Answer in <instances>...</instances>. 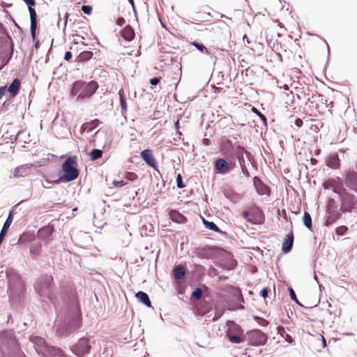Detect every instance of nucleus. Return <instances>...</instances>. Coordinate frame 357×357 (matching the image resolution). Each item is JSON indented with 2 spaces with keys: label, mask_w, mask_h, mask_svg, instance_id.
<instances>
[{
  "label": "nucleus",
  "mask_w": 357,
  "mask_h": 357,
  "mask_svg": "<svg viewBox=\"0 0 357 357\" xmlns=\"http://www.w3.org/2000/svg\"><path fill=\"white\" fill-rule=\"evenodd\" d=\"M6 276L8 280V295L10 301L17 303L24 298L26 288L24 282L16 270L8 268L6 270Z\"/></svg>",
  "instance_id": "obj_1"
},
{
  "label": "nucleus",
  "mask_w": 357,
  "mask_h": 357,
  "mask_svg": "<svg viewBox=\"0 0 357 357\" xmlns=\"http://www.w3.org/2000/svg\"><path fill=\"white\" fill-rule=\"evenodd\" d=\"M98 84L95 81L86 82L82 80L75 81L72 86L71 95L77 96V100H84L91 97L97 91Z\"/></svg>",
  "instance_id": "obj_2"
},
{
  "label": "nucleus",
  "mask_w": 357,
  "mask_h": 357,
  "mask_svg": "<svg viewBox=\"0 0 357 357\" xmlns=\"http://www.w3.org/2000/svg\"><path fill=\"white\" fill-rule=\"evenodd\" d=\"M62 172L63 174L52 183L59 184L61 182H70L78 177L79 169L76 156H70L66 159L62 165Z\"/></svg>",
  "instance_id": "obj_3"
},
{
  "label": "nucleus",
  "mask_w": 357,
  "mask_h": 357,
  "mask_svg": "<svg viewBox=\"0 0 357 357\" xmlns=\"http://www.w3.org/2000/svg\"><path fill=\"white\" fill-rule=\"evenodd\" d=\"M29 340L33 344L36 351L45 357L60 356L62 351L50 345L41 336H29Z\"/></svg>",
  "instance_id": "obj_4"
},
{
  "label": "nucleus",
  "mask_w": 357,
  "mask_h": 357,
  "mask_svg": "<svg viewBox=\"0 0 357 357\" xmlns=\"http://www.w3.org/2000/svg\"><path fill=\"white\" fill-rule=\"evenodd\" d=\"M53 278L47 274L42 275L37 280L35 284V289L40 297L47 298L55 305L50 295V288L51 287Z\"/></svg>",
  "instance_id": "obj_5"
},
{
  "label": "nucleus",
  "mask_w": 357,
  "mask_h": 357,
  "mask_svg": "<svg viewBox=\"0 0 357 357\" xmlns=\"http://www.w3.org/2000/svg\"><path fill=\"white\" fill-rule=\"evenodd\" d=\"M333 190L335 192L338 193L341 198L340 211L344 213L351 212L356 203V197L346 192L344 189L340 188H335Z\"/></svg>",
  "instance_id": "obj_6"
},
{
  "label": "nucleus",
  "mask_w": 357,
  "mask_h": 357,
  "mask_svg": "<svg viewBox=\"0 0 357 357\" xmlns=\"http://www.w3.org/2000/svg\"><path fill=\"white\" fill-rule=\"evenodd\" d=\"M0 342L3 344L1 348L2 351L4 352L6 349L9 355H17L24 357V354H21L20 346L15 336H0Z\"/></svg>",
  "instance_id": "obj_7"
},
{
  "label": "nucleus",
  "mask_w": 357,
  "mask_h": 357,
  "mask_svg": "<svg viewBox=\"0 0 357 357\" xmlns=\"http://www.w3.org/2000/svg\"><path fill=\"white\" fill-rule=\"evenodd\" d=\"M245 154L248 160L251 161L252 156L251 153L246 151L243 146L238 145L236 147V156L238 160L242 173L248 178L250 176V172L245 166V162L243 155Z\"/></svg>",
  "instance_id": "obj_8"
},
{
  "label": "nucleus",
  "mask_w": 357,
  "mask_h": 357,
  "mask_svg": "<svg viewBox=\"0 0 357 357\" xmlns=\"http://www.w3.org/2000/svg\"><path fill=\"white\" fill-rule=\"evenodd\" d=\"M23 1L28 6V9L30 15L31 20V35L33 40L36 39V29H37V14L33 6L36 4L35 0H23Z\"/></svg>",
  "instance_id": "obj_9"
},
{
  "label": "nucleus",
  "mask_w": 357,
  "mask_h": 357,
  "mask_svg": "<svg viewBox=\"0 0 357 357\" xmlns=\"http://www.w3.org/2000/svg\"><path fill=\"white\" fill-rule=\"evenodd\" d=\"M236 162L234 161L228 162L226 159L219 158L214 162V167L217 172L220 174H227L234 169Z\"/></svg>",
  "instance_id": "obj_10"
},
{
  "label": "nucleus",
  "mask_w": 357,
  "mask_h": 357,
  "mask_svg": "<svg viewBox=\"0 0 357 357\" xmlns=\"http://www.w3.org/2000/svg\"><path fill=\"white\" fill-rule=\"evenodd\" d=\"M91 349L89 340L87 337L83 336L77 343L72 347V351L77 356H82L87 354Z\"/></svg>",
  "instance_id": "obj_11"
},
{
  "label": "nucleus",
  "mask_w": 357,
  "mask_h": 357,
  "mask_svg": "<svg viewBox=\"0 0 357 357\" xmlns=\"http://www.w3.org/2000/svg\"><path fill=\"white\" fill-rule=\"evenodd\" d=\"M264 221L265 215L263 211L256 205L252 206L249 222L254 225H262Z\"/></svg>",
  "instance_id": "obj_12"
},
{
  "label": "nucleus",
  "mask_w": 357,
  "mask_h": 357,
  "mask_svg": "<svg viewBox=\"0 0 357 357\" xmlns=\"http://www.w3.org/2000/svg\"><path fill=\"white\" fill-rule=\"evenodd\" d=\"M340 211V210H338V208L326 209L324 225L326 227H330L337 220H339L342 215V213Z\"/></svg>",
  "instance_id": "obj_13"
},
{
  "label": "nucleus",
  "mask_w": 357,
  "mask_h": 357,
  "mask_svg": "<svg viewBox=\"0 0 357 357\" xmlns=\"http://www.w3.org/2000/svg\"><path fill=\"white\" fill-rule=\"evenodd\" d=\"M140 155L142 160L146 163V165L154 168L155 169L157 168V162L153 157L152 151L151 149H144L141 152Z\"/></svg>",
  "instance_id": "obj_14"
},
{
  "label": "nucleus",
  "mask_w": 357,
  "mask_h": 357,
  "mask_svg": "<svg viewBox=\"0 0 357 357\" xmlns=\"http://www.w3.org/2000/svg\"><path fill=\"white\" fill-rule=\"evenodd\" d=\"M254 186L259 195H268L270 194V190L268 187L265 185L262 181L257 176L253 178Z\"/></svg>",
  "instance_id": "obj_15"
},
{
  "label": "nucleus",
  "mask_w": 357,
  "mask_h": 357,
  "mask_svg": "<svg viewBox=\"0 0 357 357\" xmlns=\"http://www.w3.org/2000/svg\"><path fill=\"white\" fill-rule=\"evenodd\" d=\"M294 234L292 232L289 233L284 238L282 243V250L284 253H289L293 247Z\"/></svg>",
  "instance_id": "obj_16"
},
{
  "label": "nucleus",
  "mask_w": 357,
  "mask_h": 357,
  "mask_svg": "<svg viewBox=\"0 0 357 357\" xmlns=\"http://www.w3.org/2000/svg\"><path fill=\"white\" fill-rule=\"evenodd\" d=\"M20 81L18 79H15L8 86V91L11 94L13 97L17 95L20 89Z\"/></svg>",
  "instance_id": "obj_17"
},
{
  "label": "nucleus",
  "mask_w": 357,
  "mask_h": 357,
  "mask_svg": "<svg viewBox=\"0 0 357 357\" xmlns=\"http://www.w3.org/2000/svg\"><path fill=\"white\" fill-rule=\"evenodd\" d=\"M54 231L53 227L46 226L40 228L38 231V236L41 239H45L52 236Z\"/></svg>",
  "instance_id": "obj_18"
},
{
  "label": "nucleus",
  "mask_w": 357,
  "mask_h": 357,
  "mask_svg": "<svg viewBox=\"0 0 357 357\" xmlns=\"http://www.w3.org/2000/svg\"><path fill=\"white\" fill-rule=\"evenodd\" d=\"M326 165L328 167L332 169L339 168L340 160L337 154H333L329 155L326 160Z\"/></svg>",
  "instance_id": "obj_19"
},
{
  "label": "nucleus",
  "mask_w": 357,
  "mask_h": 357,
  "mask_svg": "<svg viewBox=\"0 0 357 357\" xmlns=\"http://www.w3.org/2000/svg\"><path fill=\"white\" fill-rule=\"evenodd\" d=\"M248 341L251 345L260 346L266 344L267 336H248Z\"/></svg>",
  "instance_id": "obj_20"
},
{
  "label": "nucleus",
  "mask_w": 357,
  "mask_h": 357,
  "mask_svg": "<svg viewBox=\"0 0 357 357\" xmlns=\"http://www.w3.org/2000/svg\"><path fill=\"white\" fill-rule=\"evenodd\" d=\"M135 297L146 307H151V303L146 293L139 291L136 293Z\"/></svg>",
  "instance_id": "obj_21"
},
{
  "label": "nucleus",
  "mask_w": 357,
  "mask_h": 357,
  "mask_svg": "<svg viewBox=\"0 0 357 357\" xmlns=\"http://www.w3.org/2000/svg\"><path fill=\"white\" fill-rule=\"evenodd\" d=\"M225 196L233 203H238L240 202L243 197L241 194L237 193L231 190H226L225 192Z\"/></svg>",
  "instance_id": "obj_22"
},
{
  "label": "nucleus",
  "mask_w": 357,
  "mask_h": 357,
  "mask_svg": "<svg viewBox=\"0 0 357 357\" xmlns=\"http://www.w3.org/2000/svg\"><path fill=\"white\" fill-rule=\"evenodd\" d=\"M120 105L121 107V114L122 116L126 117V112H127V102L126 95L123 89H120L119 91Z\"/></svg>",
  "instance_id": "obj_23"
},
{
  "label": "nucleus",
  "mask_w": 357,
  "mask_h": 357,
  "mask_svg": "<svg viewBox=\"0 0 357 357\" xmlns=\"http://www.w3.org/2000/svg\"><path fill=\"white\" fill-rule=\"evenodd\" d=\"M11 43L13 44L10 35L0 37V52L5 51L7 49L8 44L11 49Z\"/></svg>",
  "instance_id": "obj_24"
},
{
  "label": "nucleus",
  "mask_w": 357,
  "mask_h": 357,
  "mask_svg": "<svg viewBox=\"0 0 357 357\" xmlns=\"http://www.w3.org/2000/svg\"><path fill=\"white\" fill-rule=\"evenodd\" d=\"M121 36L128 41H131L135 36V32L132 28L128 25L121 31Z\"/></svg>",
  "instance_id": "obj_25"
},
{
  "label": "nucleus",
  "mask_w": 357,
  "mask_h": 357,
  "mask_svg": "<svg viewBox=\"0 0 357 357\" xmlns=\"http://www.w3.org/2000/svg\"><path fill=\"white\" fill-rule=\"evenodd\" d=\"M41 250L42 244L40 242L32 243L29 248L32 258L36 259L40 255Z\"/></svg>",
  "instance_id": "obj_26"
},
{
  "label": "nucleus",
  "mask_w": 357,
  "mask_h": 357,
  "mask_svg": "<svg viewBox=\"0 0 357 357\" xmlns=\"http://www.w3.org/2000/svg\"><path fill=\"white\" fill-rule=\"evenodd\" d=\"M185 274V270L181 265L174 266L173 269V275L176 280H180L183 279Z\"/></svg>",
  "instance_id": "obj_27"
},
{
  "label": "nucleus",
  "mask_w": 357,
  "mask_h": 357,
  "mask_svg": "<svg viewBox=\"0 0 357 357\" xmlns=\"http://www.w3.org/2000/svg\"><path fill=\"white\" fill-rule=\"evenodd\" d=\"M171 216L173 221L178 223H185L187 221V218L176 211H172L171 212Z\"/></svg>",
  "instance_id": "obj_28"
},
{
  "label": "nucleus",
  "mask_w": 357,
  "mask_h": 357,
  "mask_svg": "<svg viewBox=\"0 0 357 357\" xmlns=\"http://www.w3.org/2000/svg\"><path fill=\"white\" fill-rule=\"evenodd\" d=\"M203 223L207 229L218 233H222V230L220 229L219 227L213 222L208 221L205 219H203Z\"/></svg>",
  "instance_id": "obj_29"
},
{
  "label": "nucleus",
  "mask_w": 357,
  "mask_h": 357,
  "mask_svg": "<svg viewBox=\"0 0 357 357\" xmlns=\"http://www.w3.org/2000/svg\"><path fill=\"white\" fill-rule=\"evenodd\" d=\"M303 220L304 225L308 229L312 230V218L308 212H307V211L304 212Z\"/></svg>",
  "instance_id": "obj_30"
},
{
  "label": "nucleus",
  "mask_w": 357,
  "mask_h": 357,
  "mask_svg": "<svg viewBox=\"0 0 357 357\" xmlns=\"http://www.w3.org/2000/svg\"><path fill=\"white\" fill-rule=\"evenodd\" d=\"M192 45L202 53L207 55L210 54V52L208 50V49L202 43L194 41L193 43H192Z\"/></svg>",
  "instance_id": "obj_31"
},
{
  "label": "nucleus",
  "mask_w": 357,
  "mask_h": 357,
  "mask_svg": "<svg viewBox=\"0 0 357 357\" xmlns=\"http://www.w3.org/2000/svg\"><path fill=\"white\" fill-rule=\"evenodd\" d=\"M93 56V52L91 51H83L78 56L79 61H86L89 60Z\"/></svg>",
  "instance_id": "obj_32"
},
{
  "label": "nucleus",
  "mask_w": 357,
  "mask_h": 357,
  "mask_svg": "<svg viewBox=\"0 0 357 357\" xmlns=\"http://www.w3.org/2000/svg\"><path fill=\"white\" fill-rule=\"evenodd\" d=\"M91 160L94 161L100 158L102 155V151L98 149H94L90 152Z\"/></svg>",
  "instance_id": "obj_33"
},
{
  "label": "nucleus",
  "mask_w": 357,
  "mask_h": 357,
  "mask_svg": "<svg viewBox=\"0 0 357 357\" xmlns=\"http://www.w3.org/2000/svg\"><path fill=\"white\" fill-rule=\"evenodd\" d=\"M33 239V235H31L29 234L23 233L20 235L19 239H18V243H26L27 242L31 241Z\"/></svg>",
  "instance_id": "obj_34"
},
{
  "label": "nucleus",
  "mask_w": 357,
  "mask_h": 357,
  "mask_svg": "<svg viewBox=\"0 0 357 357\" xmlns=\"http://www.w3.org/2000/svg\"><path fill=\"white\" fill-rule=\"evenodd\" d=\"M19 167H20V169H21L20 171L21 172V177L26 176L30 174L31 168V165L26 164V165H21Z\"/></svg>",
  "instance_id": "obj_35"
},
{
  "label": "nucleus",
  "mask_w": 357,
  "mask_h": 357,
  "mask_svg": "<svg viewBox=\"0 0 357 357\" xmlns=\"http://www.w3.org/2000/svg\"><path fill=\"white\" fill-rule=\"evenodd\" d=\"M229 340L231 343L238 344L245 341L246 336H228Z\"/></svg>",
  "instance_id": "obj_36"
},
{
  "label": "nucleus",
  "mask_w": 357,
  "mask_h": 357,
  "mask_svg": "<svg viewBox=\"0 0 357 357\" xmlns=\"http://www.w3.org/2000/svg\"><path fill=\"white\" fill-rule=\"evenodd\" d=\"M252 112L256 114L260 119L262 121L264 125H266L267 123V119L264 114H263L261 112H260L256 107H252Z\"/></svg>",
  "instance_id": "obj_37"
},
{
  "label": "nucleus",
  "mask_w": 357,
  "mask_h": 357,
  "mask_svg": "<svg viewBox=\"0 0 357 357\" xmlns=\"http://www.w3.org/2000/svg\"><path fill=\"white\" fill-rule=\"evenodd\" d=\"M288 290H289V296H290L291 299L293 301H294L296 303H297L298 305H300L301 307H303V305L297 299L296 293H295L294 290L292 289V287H289L288 288Z\"/></svg>",
  "instance_id": "obj_38"
},
{
  "label": "nucleus",
  "mask_w": 357,
  "mask_h": 357,
  "mask_svg": "<svg viewBox=\"0 0 357 357\" xmlns=\"http://www.w3.org/2000/svg\"><path fill=\"white\" fill-rule=\"evenodd\" d=\"M203 296V291L200 288H196L192 293V298L199 300Z\"/></svg>",
  "instance_id": "obj_39"
},
{
  "label": "nucleus",
  "mask_w": 357,
  "mask_h": 357,
  "mask_svg": "<svg viewBox=\"0 0 357 357\" xmlns=\"http://www.w3.org/2000/svg\"><path fill=\"white\" fill-rule=\"evenodd\" d=\"M347 230H348V228L347 226L342 225V226L337 227L335 229V233L337 235L342 236L345 234V233L347 231Z\"/></svg>",
  "instance_id": "obj_40"
},
{
  "label": "nucleus",
  "mask_w": 357,
  "mask_h": 357,
  "mask_svg": "<svg viewBox=\"0 0 357 357\" xmlns=\"http://www.w3.org/2000/svg\"><path fill=\"white\" fill-rule=\"evenodd\" d=\"M86 123V125H89L88 132H91L98 126L99 121L98 119H95L93 121H90L89 123Z\"/></svg>",
  "instance_id": "obj_41"
},
{
  "label": "nucleus",
  "mask_w": 357,
  "mask_h": 357,
  "mask_svg": "<svg viewBox=\"0 0 357 357\" xmlns=\"http://www.w3.org/2000/svg\"><path fill=\"white\" fill-rule=\"evenodd\" d=\"M176 186L178 188H184L185 187V184L183 182L182 176L181 174H178L176 176Z\"/></svg>",
  "instance_id": "obj_42"
},
{
  "label": "nucleus",
  "mask_w": 357,
  "mask_h": 357,
  "mask_svg": "<svg viewBox=\"0 0 357 357\" xmlns=\"http://www.w3.org/2000/svg\"><path fill=\"white\" fill-rule=\"evenodd\" d=\"M336 208H337V206L334 199H333V198L329 199L328 201L326 209H336Z\"/></svg>",
  "instance_id": "obj_43"
},
{
  "label": "nucleus",
  "mask_w": 357,
  "mask_h": 357,
  "mask_svg": "<svg viewBox=\"0 0 357 357\" xmlns=\"http://www.w3.org/2000/svg\"><path fill=\"white\" fill-rule=\"evenodd\" d=\"M125 177L128 181H133L137 178V175L134 172H127Z\"/></svg>",
  "instance_id": "obj_44"
},
{
  "label": "nucleus",
  "mask_w": 357,
  "mask_h": 357,
  "mask_svg": "<svg viewBox=\"0 0 357 357\" xmlns=\"http://www.w3.org/2000/svg\"><path fill=\"white\" fill-rule=\"evenodd\" d=\"M267 45L271 47L272 50L276 52L278 50V43L277 41H273L271 40H267Z\"/></svg>",
  "instance_id": "obj_45"
},
{
  "label": "nucleus",
  "mask_w": 357,
  "mask_h": 357,
  "mask_svg": "<svg viewBox=\"0 0 357 357\" xmlns=\"http://www.w3.org/2000/svg\"><path fill=\"white\" fill-rule=\"evenodd\" d=\"M13 44L11 43V50H10L9 57L7 59L3 58L2 59V66L1 67L0 69H1L4 66L8 64V63L9 62L10 59H11V57L13 56Z\"/></svg>",
  "instance_id": "obj_46"
},
{
  "label": "nucleus",
  "mask_w": 357,
  "mask_h": 357,
  "mask_svg": "<svg viewBox=\"0 0 357 357\" xmlns=\"http://www.w3.org/2000/svg\"><path fill=\"white\" fill-rule=\"evenodd\" d=\"M82 10L84 13L89 15L91 13L92 8L90 6L88 5H83L82 6Z\"/></svg>",
  "instance_id": "obj_47"
},
{
  "label": "nucleus",
  "mask_w": 357,
  "mask_h": 357,
  "mask_svg": "<svg viewBox=\"0 0 357 357\" xmlns=\"http://www.w3.org/2000/svg\"><path fill=\"white\" fill-rule=\"evenodd\" d=\"M127 184V182H126L125 181L123 180H121V181H114L113 182V185H114V187L116 188H121L124 185H126Z\"/></svg>",
  "instance_id": "obj_48"
},
{
  "label": "nucleus",
  "mask_w": 357,
  "mask_h": 357,
  "mask_svg": "<svg viewBox=\"0 0 357 357\" xmlns=\"http://www.w3.org/2000/svg\"><path fill=\"white\" fill-rule=\"evenodd\" d=\"M250 214H251V207H250L248 211L247 210H244L242 212V216L245 219H246L248 222H249V219H250Z\"/></svg>",
  "instance_id": "obj_49"
},
{
  "label": "nucleus",
  "mask_w": 357,
  "mask_h": 357,
  "mask_svg": "<svg viewBox=\"0 0 357 357\" xmlns=\"http://www.w3.org/2000/svg\"><path fill=\"white\" fill-rule=\"evenodd\" d=\"M9 35L6 29L3 26V24L0 22V37H3L4 36Z\"/></svg>",
  "instance_id": "obj_50"
},
{
  "label": "nucleus",
  "mask_w": 357,
  "mask_h": 357,
  "mask_svg": "<svg viewBox=\"0 0 357 357\" xmlns=\"http://www.w3.org/2000/svg\"><path fill=\"white\" fill-rule=\"evenodd\" d=\"M270 289L268 287H264L260 292V295L261 297L266 298L268 296V292Z\"/></svg>",
  "instance_id": "obj_51"
},
{
  "label": "nucleus",
  "mask_w": 357,
  "mask_h": 357,
  "mask_svg": "<svg viewBox=\"0 0 357 357\" xmlns=\"http://www.w3.org/2000/svg\"><path fill=\"white\" fill-rule=\"evenodd\" d=\"M160 77H155L151 78L150 79L149 82L152 86H156L160 82Z\"/></svg>",
  "instance_id": "obj_52"
},
{
  "label": "nucleus",
  "mask_w": 357,
  "mask_h": 357,
  "mask_svg": "<svg viewBox=\"0 0 357 357\" xmlns=\"http://www.w3.org/2000/svg\"><path fill=\"white\" fill-rule=\"evenodd\" d=\"M227 326L229 331L232 328L236 329L237 328H238V326H237L234 321H228Z\"/></svg>",
  "instance_id": "obj_53"
},
{
  "label": "nucleus",
  "mask_w": 357,
  "mask_h": 357,
  "mask_svg": "<svg viewBox=\"0 0 357 357\" xmlns=\"http://www.w3.org/2000/svg\"><path fill=\"white\" fill-rule=\"evenodd\" d=\"M126 22V20L123 17H119L117 20H116V24L119 26H123Z\"/></svg>",
  "instance_id": "obj_54"
},
{
  "label": "nucleus",
  "mask_w": 357,
  "mask_h": 357,
  "mask_svg": "<svg viewBox=\"0 0 357 357\" xmlns=\"http://www.w3.org/2000/svg\"><path fill=\"white\" fill-rule=\"evenodd\" d=\"M21 169H20V167H17L13 172V176L14 177H21V172H20Z\"/></svg>",
  "instance_id": "obj_55"
},
{
  "label": "nucleus",
  "mask_w": 357,
  "mask_h": 357,
  "mask_svg": "<svg viewBox=\"0 0 357 357\" xmlns=\"http://www.w3.org/2000/svg\"><path fill=\"white\" fill-rule=\"evenodd\" d=\"M279 337H281L284 340V341L288 342V343H291L293 340H292V336H290V335H288V336H279Z\"/></svg>",
  "instance_id": "obj_56"
},
{
  "label": "nucleus",
  "mask_w": 357,
  "mask_h": 357,
  "mask_svg": "<svg viewBox=\"0 0 357 357\" xmlns=\"http://www.w3.org/2000/svg\"><path fill=\"white\" fill-rule=\"evenodd\" d=\"M72 58V53L69 51L66 52L64 56V59L66 61H70Z\"/></svg>",
  "instance_id": "obj_57"
},
{
  "label": "nucleus",
  "mask_w": 357,
  "mask_h": 357,
  "mask_svg": "<svg viewBox=\"0 0 357 357\" xmlns=\"http://www.w3.org/2000/svg\"><path fill=\"white\" fill-rule=\"evenodd\" d=\"M88 127H89V125H86V123H83L82 126H81V132H86L87 131L88 132Z\"/></svg>",
  "instance_id": "obj_58"
},
{
  "label": "nucleus",
  "mask_w": 357,
  "mask_h": 357,
  "mask_svg": "<svg viewBox=\"0 0 357 357\" xmlns=\"http://www.w3.org/2000/svg\"><path fill=\"white\" fill-rule=\"evenodd\" d=\"M295 125L298 127H301L303 125V121L301 119H297L295 121Z\"/></svg>",
  "instance_id": "obj_59"
},
{
  "label": "nucleus",
  "mask_w": 357,
  "mask_h": 357,
  "mask_svg": "<svg viewBox=\"0 0 357 357\" xmlns=\"http://www.w3.org/2000/svg\"><path fill=\"white\" fill-rule=\"evenodd\" d=\"M6 91V86H2V87L0 88V99L4 95Z\"/></svg>",
  "instance_id": "obj_60"
},
{
  "label": "nucleus",
  "mask_w": 357,
  "mask_h": 357,
  "mask_svg": "<svg viewBox=\"0 0 357 357\" xmlns=\"http://www.w3.org/2000/svg\"><path fill=\"white\" fill-rule=\"evenodd\" d=\"M225 145H228L230 147L233 146L232 142L229 139H227L225 142H223Z\"/></svg>",
  "instance_id": "obj_61"
},
{
  "label": "nucleus",
  "mask_w": 357,
  "mask_h": 357,
  "mask_svg": "<svg viewBox=\"0 0 357 357\" xmlns=\"http://www.w3.org/2000/svg\"><path fill=\"white\" fill-rule=\"evenodd\" d=\"M259 324L261 326H266L268 325V322L266 320L264 319H261Z\"/></svg>",
  "instance_id": "obj_62"
},
{
  "label": "nucleus",
  "mask_w": 357,
  "mask_h": 357,
  "mask_svg": "<svg viewBox=\"0 0 357 357\" xmlns=\"http://www.w3.org/2000/svg\"><path fill=\"white\" fill-rule=\"evenodd\" d=\"M321 342H322L323 347H326V340L324 338V336H321Z\"/></svg>",
  "instance_id": "obj_63"
},
{
  "label": "nucleus",
  "mask_w": 357,
  "mask_h": 357,
  "mask_svg": "<svg viewBox=\"0 0 357 357\" xmlns=\"http://www.w3.org/2000/svg\"><path fill=\"white\" fill-rule=\"evenodd\" d=\"M284 331V329L283 327L282 326H279L278 327V333H280V335H282V333Z\"/></svg>",
  "instance_id": "obj_64"
}]
</instances>
